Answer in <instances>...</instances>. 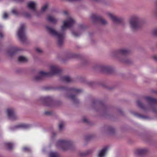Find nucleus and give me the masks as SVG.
I'll return each instance as SVG.
<instances>
[{
  "instance_id": "nucleus-3",
  "label": "nucleus",
  "mask_w": 157,
  "mask_h": 157,
  "mask_svg": "<svg viewBox=\"0 0 157 157\" xmlns=\"http://www.w3.org/2000/svg\"><path fill=\"white\" fill-rule=\"evenodd\" d=\"M57 90L60 91H64L66 93V97L70 98L75 104H77L79 103V100L76 98V96L82 91V90L75 88H68L60 86L57 87Z\"/></svg>"
},
{
  "instance_id": "nucleus-50",
  "label": "nucleus",
  "mask_w": 157,
  "mask_h": 157,
  "mask_svg": "<svg viewBox=\"0 0 157 157\" xmlns=\"http://www.w3.org/2000/svg\"><path fill=\"white\" fill-rule=\"evenodd\" d=\"M154 92L155 93L157 94V90L155 91Z\"/></svg>"
},
{
  "instance_id": "nucleus-7",
  "label": "nucleus",
  "mask_w": 157,
  "mask_h": 157,
  "mask_svg": "<svg viewBox=\"0 0 157 157\" xmlns=\"http://www.w3.org/2000/svg\"><path fill=\"white\" fill-rule=\"evenodd\" d=\"M17 35L19 40L22 42H24L27 39L25 33V25L21 24L17 32Z\"/></svg>"
},
{
  "instance_id": "nucleus-25",
  "label": "nucleus",
  "mask_w": 157,
  "mask_h": 157,
  "mask_svg": "<svg viewBox=\"0 0 157 157\" xmlns=\"http://www.w3.org/2000/svg\"><path fill=\"white\" fill-rule=\"evenodd\" d=\"M132 114L136 117L143 119H146L147 118V116H143L142 114L136 112H133Z\"/></svg>"
},
{
  "instance_id": "nucleus-21",
  "label": "nucleus",
  "mask_w": 157,
  "mask_h": 157,
  "mask_svg": "<svg viewBox=\"0 0 157 157\" xmlns=\"http://www.w3.org/2000/svg\"><path fill=\"white\" fill-rule=\"evenodd\" d=\"M61 79L62 81L67 82H72L73 80L72 78L69 76H64L61 77Z\"/></svg>"
},
{
  "instance_id": "nucleus-8",
  "label": "nucleus",
  "mask_w": 157,
  "mask_h": 157,
  "mask_svg": "<svg viewBox=\"0 0 157 157\" xmlns=\"http://www.w3.org/2000/svg\"><path fill=\"white\" fill-rule=\"evenodd\" d=\"M48 73L40 71L38 75H35L33 78V80L35 82H39L43 79L45 77L48 76Z\"/></svg>"
},
{
  "instance_id": "nucleus-4",
  "label": "nucleus",
  "mask_w": 157,
  "mask_h": 157,
  "mask_svg": "<svg viewBox=\"0 0 157 157\" xmlns=\"http://www.w3.org/2000/svg\"><path fill=\"white\" fill-rule=\"evenodd\" d=\"M141 18L138 16H132L129 20L130 27L133 31H136L141 28Z\"/></svg>"
},
{
  "instance_id": "nucleus-19",
  "label": "nucleus",
  "mask_w": 157,
  "mask_h": 157,
  "mask_svg": "<svg viewBox=\"0 0 157 157\" xmlns=\"http://www.w3.org/2000/svg\"><path fill=\"white\" fill-rule=\"evenodd\" d=\"M108 149L107 147H105L99 151L98 153V157H104Z\"/></svg>"
},
{
  "instance_id": "nucleus-12",
  "label": "nucleus",
  "mask_w": 157,
  "mask_h": 157,
  "mask_svg": "<svg viewBox=\"0 0 157 157\" xmlns=\"http://www.w3.org/2000/svg\"><path fill=\"white\" fill-rule=\"evenodd\" d=\"M91 17L94 22L100 21L102 24L104 25L107 23V22L105 20L103 19L101 16L96 14H92Z\"/></svg>"
},
{
  "instance_id": "nucleus-37",
  "label": "nucleus",
  "mask_w": 157,
  "mask_h": 157,
  "mask_svg": "<svg viewBox=\"0 0 157 157\" xmlns=\"http://www.w3.org/2000/svg\"><path fill=\"white\" fill-rule=\"evenodd\" d=\"M153 34L155 36H157V27L154 29L153 31Z\"/></svg>"
},
{
  "instance_id": "nucleus-52",
  "label": "nucleus",
  "mask_w": 157,
  "mask_h": 157,
  "mask_svg": "<svg viewBox=\"0 0 157 157\" xmlns=\"http://www.w3.org/2000/svg\"><path fill=\"white\" fill-rule=\"evenodd\" d=\"M156 4L157 6V0L156 1Z\"/></svg>"
},
{
  "instance_id": "nucleus-51",
  "label": "nucleus",
  "mask_w": 157,
  "mask_h": 157,
  "mask_svg": "<svg viewBox=\"0 0 157 157\" xmlns=\"http://www.w3.org/2000/svg\"><path fill=\"white\" fill-rule=\"evenodd\" d=\"M94 0L95 1H96L98 2V1H100V0Z\"/></svg>"
},
{
  "instance_id": "nucleus-2",
  "label": "nucleus",
  "mask_w": 157,
  "mask_h": 157,
  "mask_svg": "<svg viewBox=\"0 0 157 157\" xmlns=\"http://www.w3.org/2000/svg\"><path fill=\"white\" fill-rule=\"evenodd\" d=\"M144 98L148 102V105H145L140 100H138L136 101L138 106L144 111L151 110L153 112L157 113V99L150 97H145Z\"/></svg>"
},
{
  "instance_id": "nucleus-41",
  "label": "nucleus",
  "mask_w": 157,
  "mask_h": 157,
  "mask_svg": "<svg viewBox=\"0 0 157 157\" xmlns=\"http://www.w3.org/2000/svg\"><path fill=\"white\" fill-rule=\"evenodd\" d=\"M91 138V136H87L85 138V140L86 141H88Z\"/></svg>"
},
{
  "instance_id": "nucleus-42",
  "label": "nucleus",
  "mask_w": 157,
  "mask_h": 157,
  "mask_svg": "<svg viewBox=\"0 0 157 157\" xmlns=\"http://www.w3.org/2000/svg\"><path fill=\"white\" fill-rule=\"evenodd\" d=\"M44 113L46 115H49L52 114V112L50 111H46L44 112Z\"/></svg>"
},
{
  "instance_id": "nucleus-6",
  "label": "nucleus",
  "mask_w": 157,
  "mask_h": 157,
  "mask_svg": "<svg viewBox=\"0 0 157 157\" xmlns=\"http://www.w3.org/2000/svg\"><path fill=\"white\" fill-rule=\"evenodd\" d=\"M57 147L62 149L63 150H66L70 149L73 146L72 142L68 140H60L56 144Z\"/></svg>"
},
{
  "instance_id": "nucleus-53",
  "label": "nucleus",
  "mask_w": 157,
  "mask_h": 157,
  "mask_svg": "<svg viewBox=\"0 0 157 157\" xmlns=\"http://www.w3.org/2000/svg\"><path fill=\"white\" fill-rule=\"evenodd\" d=\"M95 101H93V104H95Z\"/></svg>"
},
{
  "instance_id": "nucleus-32",
  "label": "nucleus",
  "mask_w": 157,
  "mask_h": 157,
  "mask_svg": "<svg viewBox=\"0 0 157 157\" xmlns=\"http://www.w3.org/2000/svg\"><path fill=\"white\" fill-rule=\"evenodd\" d=\"M108 109V107L105 105H102L101 108V111L103 113H105L107 110Z\"/></svg>"
},
{
  "instance_id": "nucleus-28",
  "label": "nucleus",
  "mask_w": 157,
  "mask_h": 157,
  "mask_svg": "<svg viewBox=\"0 0 157 157\" xmlns=\"http://www.w3.org/2000/svg\"><path fill=\"white\" fill-rule=\"evenodd\" d=\"M64 123L63 122H60L59 124V130L60 131H62L63 129Z\"/></svg>"
},
{
  "instance_id": "nucleus-29",
  "label": "nucleus",
  "mask_w": 157,
  "mask_h": 157,
  "mask_svg": "<svg viewBox=\"0 0 157 157\" xmlns=\"http://www.w3.org/2000/svg\"><path fill=\"white\" fill-rule=\"evenodd\" d=\"M18 60L22 62H26L27 61V59L25 57L22 56H20L18 58Z\"/></svg>"
},
{
  "instance_id": "nucleus-24",
  "label": "nucleus",
  "mask_w": 157,
  "mask_h": 157,
  "mask_svg": "<svg viewBox=\"0 0 157 157\" xmlns=\"http://www.w3.org/2000/svg\"><path fill=\"white\" fill-rule=\"evenodd\" d=\"M36 3L34 2H30L27 4L28 7L33 11H35Z\"/></svg>"
},
{
  "instance_id": "nucleus-43",
  "label": "nucleus",
  "mask_w": 157,
  "mask_h": 157,
  "mask_svg": "<svg viewBox=\"0 0 157 157\" xmlns=\"http://www.w3.org/2000/svg\"><path fill=\"white\" fill-rule=\"evenodd\" d=\"M87 63H88V61L86 60H83L82 62V64L83 65H85V64H86Z\"/></svg>"
},
{
  "instance_id": "nucleus-18",
  "label": "nucleus",
  "mask_w": 157,
  "mask_h": 157,
  "mask_svg": "<svg viewBox=\"0 0 157 157\" xmlns=\"http://www.w3.org/2000/svg\"><path fill=\"white\" fill-rule=\"evenodd\" d=\"M147 151V150L146 149H139L136 150L135 154L137 155H142L145 154Z\"/></svg>"
},
{
  "instance_id": "nucleus-20",
  "label": "nucleus",
  "mask_w": 157,
  "mask_h": 157,
  "mask_svg": "<svg viewBox=\"0 0 157 157\" xmlns=\"http://www.w3.org/2000/svg\"><path fill=\"white\" fill-rule=\"evenodd\" d=\"M99 67L101 71L108 73L111 72L112 71V68L110 67L107 66H101Z\"/></svg>"
},
{
  "instance_id": "nucleus-44",
  "label": "nucleus",
  "mask_w": 157,
  "mask_h": 157,
  "mask_svg": "<svg viewBox=\"0 0 157 157\" xmlns=\"http://www.w3.org/2000/svg\"><path fill=\"white\" fill-rule=\"evenodd\" d=\"M153 59L154 61L156 62H157V55H154L153 56Z\"/></svg>"
},
{
  "instance_id": "nucleus-49",
  "label": "nucleus",
  "mask_w": 157,
  "mask_h": 157,
  "mask_svg": "<svg viewBox=\"0 0 157 157\" xmlns=\"http://www.w3.org/2000/svg\"><path fill=\"white\" fill-rule=\"evenodd\" d=\"M154 13L156 14L157 15V11L156 10H155L154 11Z\"/></svg>"
},
{
  "instance_id": "nucleus-47",
  "label": "nucleus",
  "mask_w": 157,
  "mask_h": 157,
  "mask_svg": "<svg viewBox=\"0 0 157 157\" xmlns=\"http://www.w3.org/2000/svg\"><path fill=\"white\" fill-rule=\"evenodd\" d=\"M118 111L121 114H123V113H122L123 112H122V111L121 109H119L118 110Z\"/></svg>"
},
{
  "instance_id": "nucleus-34",
  "label": "nucleus",
  "mask_w": 157,
  "mask_h": 157,
  "mask_svg": "<svg viewBox=\"0 0 157 157\" xmlns=\"http://www.w3.org/2000/svg\"><path fill=\"white\" fill-rule=\"evenodd\" d=\"M12 13L15 15H17L19 14V13L15 9H13L12 10Z\"/></svg>"
},
{
  "instance_id": "nucleus-16",
  "label": "nucleus",
  "mask_w": 157,
  "mask_h": 157,
  "mask_svg": "<svg viewBox=\"0 0 157 157\" xmlns=\"http://www.w3.org/2000/svg\"><path fill=\"white\" fill-rule=\"evenodd\" d=\"M108 15L113 21L115 23L118 24L120 23L123 21V19L118 18L115 16L113 15L111 13H109Z\"/></svg>"
},
{
  "instance_id": "nucleus-15",
  "label": "nucleus",
  "mask_w": 157,
  "mask_h": 157,
  "mask_svg": "<svg viewBox=\"0 0 157 157\" xmlns=\"http://www.w3.org/2000/svg\"><path fill=\"white\" fill-rule=\"evenodd\" d=\"M31 126V125L29 124H22L11 127L10 128V129L12 131L16 130L17 129L20 128H22L24 129H27L30 128Z\"/></svg>"
},
{
  "instance_id": "nucleus-17",
  "label": "nucleus",
  "mask_w": 157,
  "mask_h": 157,
  "mask_svg": "<svg viewBox=\"0 0 157 157\" xmlns=\"http://www.w3.org/2000/svg\"><path fill=\"white\" fill-rule=\"evenodd\" d=\"M19 50L15 47L10 48L7 51V53L10 56H12L16 54Z\"/></svg>"
},
{
  "instance_id": "nucleus-46",
  "label": "nucleus",
  "mask_w": 157,
  "mask_h": 157,
  "mask_svg": "<svg viewBox=\"0 0 157 157\" xmlns=\"http://www.w3.org/2000/svg\"><path fill=\"white\" fill-rule=\"evenodd\" d=\"M3 35L2 30H0V37L1 38H3Z\"/></svg>"
},
{
  "instance_id": "nucleus-40",
  "label": "nucleus",
  "mask_w": 157,
  "mask_h": 157,
  "mask_svg": "<svg viewBox=\"0 0 157 157\" xmlns=\"http://www.w3.org/2000/svg\"><path fill=\"white\" fill-rule=\"evenodd\" d=\"M8 16V15H7V13H5L4 14V15L3 16V18L5 19H6L7 18Z\"/></svg>"
},
{
  "instance_id": "nucleus-35",
  "label": "nucleus",
  "mask_w": 157,
  "mask_h": 157,
  "mask_svg": "<svg viewBox=\"0 0 157 157\" xmlns=\"http://www.w3.org/2000/svg\"><path fill=\"white\" fill-rule=\"evenodd\" d=\"M35 12V14L36 16L37 17L39 16L40 14H41V13H42L41 11H36V9H35V11H33Z\"/></svg>"
},
{
  "instance_id": "nucleus-45",
  "label": "nucleus",
  "mask_w": 157,
  "mask_h": 157,
  "mask_svg": "<svg viewBox=\"0 0 157 157\" xmlns=\"http://www.w3.org/2000/svg\"><path fill=\"white\" fill-rule=\"evenodd\" d=\"M14 1L17 2H23L24 0H13Z\"/></svg>"
},
{
  "instance_id": "nucleus-1",
  "label": "nucleus",
  "mask_w": 157,
  "mask_h": 157,
  "mask_svg": "<svg viewBox=\"0 0 157 157\" xmlns=\"http://www.w3.org/2000/svg\"><path fill=\"white\" fill-rule=\"evenodd\" d=\"M75 23V20L71 17H69L66 21H63V25L61 27V31L60 32H58L53 28L48 25L46 26V28L49 34L56 37L57 44L60 47L63 45L64 43V30L67 28L72 27Z\"/></svg>"
},
{
  "instance_id": "nucleus-48",
  "label": "nucleus",
  "mask_w": 157,
  "mask_h": 157,
  "mask_svg": "<svg viewBox=\"0 0 157 157\" xmlns=\"http://www.w3.org/2000/svg\"><path fill=\"white\" fill-rule=\"evenodd\" d=\"M63 13L64 14L67 15V11H64Z\"/></svg>"
},
{
  "instance_id": "nucleus-22",
  "label": "nucleus",
  "mask_w": 157,
  "mask_h": 157,
  "mask_svg": "<svg viewBox=\"0 0 157 157\" xmlns=\"http://www.w3.org/2000/svg\"><path fill=\"white\" fill-rule=\"evenodd\" d=\"M46 19L48 21L50 22L53 24H56L58 21V19H56L54 17L49 15L48 16Z\"/></svg>"
},
{
  "instance_id": "nucleus-23",
  "label": "nucleus",
  "mask_w": 157,
  "mask_h": 157,
  "mask_svg": "<svg viewBox=\"0 0 157 157\" xmlns=\"http://www.w3.org/2000/svg\"><path fill=\"white\" fill-rule=\"evenodd\" d=\"M91 149H89L84 152H81L79 153V155L81 157H84L89 155L91 154L93 152Z\"/></svg>"
},
{
  "instance_id": "nucleus-26",
  "label": "nucleus",
  "mask_w": 157,
  "mask_h": 157,
  "mask_svg": "<svg viewBox=\"0 0 157 157\" xmlns=\"http://www.w3.org/2000/svg\"><path fill=\"white\" fill-rule=\"evenodd\" d=\"M59 154L56 152L51 151L49 153V157H59Z\"/></svg>"
},
{
  "instance_id": "nucleus-27",
  "label": "nucleus",
  "mask_w": 157,
  "mask_h": 157,
  "mask_svg": "<svg viewBox=\"0 0 157 157\" xmlns=\"http://www.w3.org/2000/svg\"><path fill=\"white\" fill-rule=\"evenodd\" d=\"M5 144L6 147L9 150H11L13 147V144L11 143H6Z\"/></svg>"
},
{
  "instance_id": "nucleus-5",
  "label": "nucleus",
  "mask_w": 157,
  "mask_h": 157,
  "mask_svg": "<svg viewBox=\"0 0 157 157\" xmlns=\"http://www.w3.org/2000/svg\"><path fill=\"white\" fill-rule=\"evenodd\" d=\"M128 52L129 51L127 50L121 49L114 51L113 52L112 55L116 56L122 57L123 58H119L120 60L123 62L128 63L129 62V60L125 56Z\"/></svg>"
},
{
  "instance_id": "nucleus-11",
  "label": "nucleus",
  "mask_w": 157,
  "mask_h": 157,
  "mask_svg": "<svg viewBox=\"0 0 157 157\" xmlns=\"http://www.w3.org/2000/svg\"><path fill=\"white\" fill-rule=\"evenodd\" d=\"M7 113L8 118L11 120L14 121L17 119L18 117L14 109H8L7 110Z\"/></svg>"
},
{
  "instance_id": "nucleus-31",
  "label": "nucleus",
  "mask_w": 157,
  "mask_h": 157,
  "mask_svg": "<svg viewBox=\"0 0 157 157\" xmlns=\"http://www.w3.org/2000/svg\"><path fill=\"white\" fill-rule=\"evenodd\" d=\"M78 55L74 53H71L69 54L67 58H77L78 57Z\"/></svg>"
},
{
  "instance_id": "nucleus-10",
  "label": "nucleus",
  "mask_w": 157,
  "mask_h": 157,
  "mask_svg": "<svg viewBox=\"0 0 157 157\" xmlns=\"http://www.w3.org/2000/svg\"><path fill=\"white\" fill-rule=\"evenodd\" d=\"M50 72H46L48 73V76L51 75H55L60 73L61 71L60 68L56 65H52L50 67Z\"/></svg>"
},
{
  "instance_id": "nucleus-33",
  "label": "nucleus",
  "mask_w": 157,
  "mask_h": 157,
  "mask_svg": "<svg viewBox=\"0 0 157 157\" xmlns=\"http://www.w3.org/2000/svg\"><path fill=\"white\" fill-rule=\"evenodd\" d=\"M23 151L29 153L31 152V149L27 147H25L23 148Z\"/></svg>"
},
{
  "instance_id": "nucleus-9",
  "label": "nucleus",
  "mask_w": 157,
  "mask_h": 157,
  "mask_svg": "<svg viewBox=\"0 0 157 157\" xmlns=\"http://www.w3.org/2000/svg\"><path fill=\"white\" fill-rule=\"evenodd\" d=\"M40 100L45 105L48 106H52L54 102L52 98L50 96L41 97Z\"/></svg>"
},
{
  "instance_id": "nucleus-14",
  "label": "nucleus",
  "mask_w": 157,
  "mask_h": 157,
  "mask_svg": "<svg viewBox=\"0 0 157 157\" xmlns=\"http://www.w3.org/2000/svg\"><path fill=\"white\" fill-rule=\"evenodd\" d=\"M102 131L109 134L112 135L115 132V129L109 125H105L102 128Z\"/></svg>"
},
{
  "instance_id": "nucleus-54",
  "label": "nucleus",
  "mask_w": 157,
  "mask_h": 157,
  "mask_svg": "<svg viewBox=\"0 0 157 157\" xmlns=\"http://www.w3.org/2000/svg\"><path fill=\"white\" fill-rule=\"evenodd\" d=\"M53 135H55V132H53Z\"/></svg>"
},
{
  "instance_id": "nucleus-36",
  "label": "nucleus",
  "mask_w": 157,
  "mask_h": 157,
  "mask_svg": "<svg viewBox=\"0 0 157 157\" xmlns=\"http://www.w3.org/2000/svg\"><path fill=\"white\" fill-rule=\"evenodd\" d=\"M24 15L25 17L28 18H29L31 17L30 14L27 12L25 13H24Z\"/></svg>"
},
{
  "instance_id": "nucleus-13",
  "label": "nucleus",
  "mask_w": 157,
  "mask_h": 157,
  "mask_svg": "<svg viewBox=\"0 0 157 157\" xmlns=\"http://www.w3.org/2000/svg\"><path fill=\"white\" fill-rule=\"evenodd\" d=\"M86 28V26L83 24H80L78 25V29L79 32H78L73 30L72 29H71V33L72 35L75 37H78L80 36L82 32Z\"/></svg>"
},
{
  "instance_id": "nucleus-30",
  "label": "nucleus",
  "mask_w": 157,
  "mask_h": 157,
  "mask_svg": "<svg viewBox=\"0 0 157 157\" xmlns=\"http://www.w3.org/2000/svg\"><path fill=\"white\" fill-rule=\"evenodd\" d=\"M48 5V3L45 4L44 6H42L41 9V12L43 13L47 9Z\"/></svg>"
},
{
  "instance_id": "nucleus-38",
  "label": "nucleus",
  "mask_w": 157,
  "mask_h": 157,
  "mask_svg": "<svg viewBox=\"0 0 157 157\" xmlns=\"http://www.w3.org/2000/svg\"><path fill=\"white\" fill-rule=\"evenodd\" d=\"M82 121L83 122L86 123H89V121L87 118H86V117H83L82 119Z\"/></svg>"
},
{
  "instance_id": "nucleus-39",
  "label": "nucleus",
  "mask_w": 157,
  "mask_h": 157,
  "mask_svg": "<svg viewBox=\"0 0 157 157\" xmlns=\"http://www.w3.org/2000/svg\"><path fill=\"white\" fill-rule=\"evenodd\" d=\"M36 51L39 53H41L42 52V51L39 48H36Z\"/></svg>"
}]
</instances>
